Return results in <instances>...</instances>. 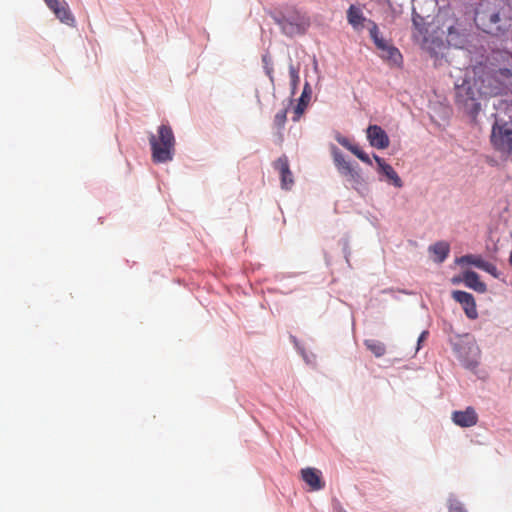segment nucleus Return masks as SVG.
I'll use <instances>...</instances> for the list:
<instances>
[{
  "label": "nucleus",
  "instance_id": "nucleus-1",
  "mask_svg": "<svg viewBox=\"0 0 512 512\" xmlns=\"http://www.w3.org/2000/svg\"><path fill=\"white\" fill-rule=\"evenodd\" d=\"M151 158L156 164L167 163L173 160L176 140L172 128L162 124L158 127L157 134L149 136Z\"/></svg>",
  "mask_w": 512,
  "mask_h": 512
},
{
  "label": "nucleus",
  "instance_id": "nucleus-2",
  "mask_svg": "<svg viewBox=\"0 0 512 512\" xmlns=\"http://www.w3.org/2000/svg\"><path fill=\"white\" fill-rule=\"evenodd\" d=\"M485 90H480L464 80L461 85L455 87L456 104L470 115H476L480 110L479 95L485 94Z\"/></svg>",
  "mask_w": 512,
  "mask_h": 512
},
{
  "label": "nucleus",
  "instance_id": "nucleus-3",
  "mask_svg": "<svg viewBox=\"0 0 512 512\" xmlns=\"http://www.w3.org/2000/svg\"><path fill=\"white\" fill-rule=\"evenodd\" d=\"M276 23L280 26L282 32L289 36L304 34L310 26L309 17L299 11H292L286 15L275 18Z\"/></svg>",
  "mask_w": 512,
  "mask_h": 512
},
{
  "label": "nucleus",
  "instance_id": "nucleus-4",
  "mask_svg": "<svg viewBox=\"0 0 512 512\" xmlns=\"http://www.w3.org/2000/svg\"><path fill=\"white\" fill-rule=\"evenodd\" d=\"M491 142L494 148L504 154L512 155V128L507 123H495L492 128Z\"/></svg>",
  "mask_w": 512,
  "mask_h": 512
},
{
  "label": "nucleus",
  "instance_id": "nucleus-5",
  "mask_svg": "<svg viewBox=\"0 0 512 512\" xmlns=\"http://www.w3.org/2000/svg\"><path fill=\"white\" fill-rule=\"evenodd\" d=\"M333 160L338 171L347 178L348 181L353 183V187L361 184L363 179L360 173L348 162L343 154L337 149H333Z\"/></svg>",
  "mask_w": 512,
  "mask_h": 512
},
{
  "label": "nucleus",
  "instance_id": "nucleus-6",
  "mask_svg": "<svg viewBox=\"0 0 512 512\" xmlns=\"http://www.w3.org/2000/svg\"><path fill=\"white\" fill-rule=\"evenodd\" d=\"M48 8L54 13L57 19L67 25H72L75 18L72 15L68 4L64 0H44Z\"/></svg>",
  "mask_w": 512,
  "mask_h": 512
},
{
  "label": "nucleus",
  "instance_id": "nucleus-7",
  "mask_svg": "<svg viewBox=\"0 0 512 512\" xmlns=\"http://www.w3.org/2000/svg\"><path fill=\"white\" fill-rule=\"evenodd\" d=\"M512 78V73L507 68L498 69L493 72L492 75H487L486 80L490 83L491 80H495L498 84L487 88L484 92L487 95H497L502 91V88L507 86L510 83V79Z\"/></svg>",
  "mask_w": 512,
  "mask_h": 512
},
{
  "label": "nucleus",
  "instance_id": "nucleus-8",
  "mask_svg": "<svg viewBox=\"0 0 512 512\" xmlns=\"http://www.w3.org/2000/svg\"><path fill=\"white\" fill-rule=\"evenodd\" d=\"M367 139L372 147H375L377 149H386L389 144L390 140L385 132L384 129H382L378 125H369L367 130Z\"/></svg>",
  "mask_w": 512,
  "mask_h": 512
},
{
  "label": "nucleus",
  "instance_id": "nucleus-9",
  "mask_svg": "<svg viewBox=\"0 0 512 512\" xmlns=\"http://www.w3.org/2000/svg\"><path fill=\"white\" fill-rule=\"evenodd\" d=\"M452 296L457 302H459L462 305L464 312L468 318H477L478 313L476 309V303L472 294L465 291L456 290L453 291Z\"/></svg>",
  "mask_w": 512,
  "mask_h": 512
},
{
  "label": "nucleus",
  "instance_id": "nucleus-10",
  "mask_svg": "<svg viewBox=\"0 0 512 512\" xmlns=\"http://www.w3.org/2000/svg\"><path fill=\"white\" fill-rule=\"evenodd\" d=\"M380 51V57L388 63L391 67H401L403 57L401 52L395 46L388 42H383L382 47H377Z\"/></svg>",
  "mask_w": 512,
  "mask_h": 512
},
{
  "label": "nucleus",
  "instance_id": "nucleus-11",
  "mask_svg": "<svg viewBox=\"0 0 512 512\" xmlns=\"http://www.w3.org/2000/svg\"><path fill=\"white\" fill-rule=\"evenodd\" d=\"M459 263L471 264L481 270L486 271L487 273L491 274L495 278L498 277L497 267L494 264H492L488 261H485L480 256H476V255H472V254L464 255L459 259Z\"/></svg>",
  "mask_w": 512,
  "mask_h": 512
},
{
  "label": "nucleus",
  "instance_id": "nucleus-12",
  "mask_svg": "<svg viewBox=\"0 0 512 512\" xmlns=\"http://www.w3.org/2000/svg\"><path fill=\"white\" fill-rule=\"evenodd\" d=\"M452 420L460 427H471L477 423L478 416L474 408L467 407L464 411L453 412Z\"/></svg>",
  "mask_w": 512,
  "mask_h": 512
},
{
  "label": "nucleus",
  "instance_id": "nucleus-13",
  "mask_svg": "<svg viewBox=\"0 0 512 512\" xmlns=\"http://www.w3.org/2000/svg\"><path fill=\"white\" fill-rule=\"evenodd\" d=\"M302 480L313 491H318L324 488L325 483L322 481L321 472L315 468H305L301 470Z\"/></svg>",
  "mask_w": 512,
  "mask_h": 512
},
{
  "label": "nucleus",
  "instance_id": "nucleus-14",
  "mask_svg": "<svg viewBox=\"0 0 512 512\" xmlns=\"http://www.w3.org/2000/svg\"><path fill=\"white\" fill-rule=\"evenodd\" d=\"M374 160L378 165L379 172L384 174L395 187L401 188L403 185L402 180L398 176L397 172L393 169V167L387 164L381 157L377 155H374Z\"/></svg>",
  "mask_w": 512,
  "mask_h": 512
},
{
  "label": "nucleus",
  "instance_id": "nucleus-15",
  "mask_svg": "<svg viewBox=\"0 0 512 512\" xmlns=\"http://www.w3.org/2000/svg\"><path fill=\"white\" fill-rule=\"evenodd\" d=\"M276 168L280 172L281 186L283 189H290L294 183L289 163L286 157L279 158L275 163Z\"/></svg>",
  "mask_w": 512,
  "mask_h": 512
},
{
  "label": "nucleus",
  "instance_id": "nucleus-16",
  "mask_svg": "<svg viewBox=\"0 0 512 512\" xmlns=\"http://www.w3.org/2000/svg\"><path fill=\"white\" fill-rule=\"evenodd\" d=\"M311 87L308 82L305 83L302 94L299 98L298 104L294 108V115L292 117V120L294 122H297L300 120L301 116L303 115L304 111L306 110L308 103L311 98Z\"/></svg>",
  "mask_w": 512,
  "mask_h": 512
},
{
  "label": "nucleus",
  "instance_id": "nucleus-17",
  "mask_svg": "<svg viewBox=\"0 0 512 512\" xmlns=\"http://www.w3.org/2000/svg\"><path fill=\"white\" fill-rule=\"evenodd\" d=\"M338 143L348 149L350 152H352L358 159H360L362 162L372 165V161L368 154H366L358 145L352 144L349 139L345 137H339L337 138Z\"/></svg>",
  "mask_w": 512,
  "mask_h": 512
},
{
  "label": "nucleus",
  "instance_id": "nucleus-18",
  "mask_svg": "<svg viewBox=\"0 0 512 512\" xmlns=\"http://www.w3.org/2000/svg\"><path fill=\"white\" fill-rule=\"evenodd\" d=\"M365 17L361 9L355 5H350L347 10V21L355 29L359 30L363 28Z\"/></svg>",
  "mask_w": 512,
  "mask_h": 512
},
{
  "label": "nucleus",
  "instance_id": "nucleus-19",
  "mask_svg": "<svg viewBox=\"0 0 512 512\" xmlns=\"http://www.w3.org/2000/svg\"><path fill=\"white\" fill-rule=\"evenodd\" d=\"M465 285L477 292L483 293L486 291V285L480 280L479 275L474 271H466L463 276Z\"/></svg>",
  "mask_w": 512,
  "mask_h": 512
},
{
  "label": "nucleus",
  "instance_id": "nucleus-20",
  "mask_svg": "<svg viewBox=\"0 0 512 512\" xmlns=\"http://www.w3.org/2000/svg\"><path fill=\"white\" fill-rule=\"evenodd\" d=\"M429 251L434 255V261L442 263L448 257L450 247L448 243L440 241L430 246Z\"/></svg>",
  "mask_w": 512,
  "mask_h": 512
},
{
  "label": "nucleus",
  "instance_id": "nucleus-21",
  "mask_svg": "<svg viewBox=\"0 0 512 512\" xmlns=\"http://www.w3.org/2000/svg\"><path fill=\"white\" fill-rule=\"evenodd\" d=\"M366 348L377 358L382 357L386 353L384 343L376 339H366L364 341Z\"/></svg>",
  "mask_w": 512,
  "mask_h": 512
},
{
  "label": "nucleus",
  "instance_id": "nucleus-22",
  "mask_svg": "<svg viewBox=\"0 0 512 512\" xmlns=\"http://www.w3.org/2000/svg\"><path fill=\"white\" fill-rule=\"evenodd\" d=\"M371 27L369 28L370 37L372 38L376 47H382L385 40L380 36L378 26L375 22L370 21Z\"/></svg>",
  "mask_w": 512,
  "mask_h": 512
},
{
  "label": "nucleus",
  "instance_id": "nucleus-23",
  "mask_svg": "<svg viewBox=\"0 0 512 512\" xmlns=\"http://www.w3.org/2000/svg\"><path fill=\"white\" fill-rule=\"evenodd\" d=\"M289 76H290L292 92L294 93L299 85V82H300L299 67H297L291 63L289 65Z\"/></svg>",
  "mask_w": 512,
  "mask_h": 512
},
{
  "label": "nucleus",
  "instance_id": "nucleus-24",
  "mask_svg": "<svg viewBox=\"0 0 512 512\" xmlns=\"http://www.w3.org/2000/svg\"><path fill=\"white\" fill-rule=\"evenodd\" d=\"M262 63L267 76L271 81H273V62L271 56L269 54H264L262 56Z\"/></svg>",
  "mask_w": 512,
  "mask_h": 512
},
{
  "label": "nucleus",
  "instance_id": "nucleus-25",
  "mask_svg": "<svg viewBox=\"0 0 512 512\" xmlns=\"http://www.w3.org/2000/svg\"><path fill=\"white\" fill-rule=\"evenodd\" d=\"M287 121V109H282L274 116V125L278 129H283Z\"/></svg>",
  "mask_w": 512,
  "mask_h": 512
},
{
  "label": "nucleus",
  "instance_id": "nucleus-26",
  "mask_svg": "<svg viewBox=\"0 0 512 512\" xmlns=\"http://www.w3.org/2000/svg\"><path fill=\"white\" fill-rule=\"evenodd\" d=\"M449 512H467L462 503L458 501L457 499H450L449 500Z\"/></svg>",
  "mask_w": 512,
  "mask_h": 512
},
{
  "label": "nucleus",
  "instance_id": "nucleus-27",
  "mask_svg": "<svg viewBox=\"0 0 512 512\" xmlns=\"http://www.w3.org/2000/svg\"><path fill=\"white\" fill-rule=\"evenodd\" d=\"M456 36H458V32L455 27L450 26L448 27V35H447V41L450 44H457Z\"/></svg>",
  "mask_w": 512,
  "mask_h": 512
},
{
  "label": "nucleus",
  "instance_id": "nucleus-28",
  "mask_svg": "<svg viewBox=\"0 0 512 512\" xmlns=\"http://www.w3.org/2000/svg\"><path fill=\"white\" fill-rule=\"evenodd\" d=\"M489 19H490V22L493 23V24H496L499 22L500 18H499V15L497 13H492L490 16H489Z\"/></svg>",
  "mask_w": 512,
  "mask_h": 512
},
{
  "label": "nucleus",
  "instance_id": "nucleus-29",
  "mask_svg": "<svg viewBox=\"0 0 512 512\" xmlns=\"http://www.w3.org/2000/svg\"><path fill=\"white\" fill-rule=\"evenodd\" d=\"M427 336H428V332L427 331L422 332L421 335L418 338V344H420L423 340H425Z\"/></svg>",
  "mask_w": 512,
  "mask_h": 512
},
{
  "label": "nucleus",
  "instance_id": "nucleus-30",
  "mask_svg": "<svg viewBox=\"0 0 512 512\" xmlns=\"http://www.w3.org/2000/svg\"><path fill=\"white\" fill-rule=\"evenodd\" d=\"M469 350H471L472 352H474V355H476V354H477V352H478L477 347H475L474 345H471V346L469 347Z\"/></svg>",
  "mask_w": 512,
  "mask_h": 512
}]
</instances>
